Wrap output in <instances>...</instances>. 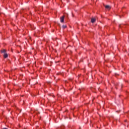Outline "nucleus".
Masks as SVG:
<instances>
[{
  "mask_svg": "<svg viewBox=\"0 0 129 129\" xmlns=\"http://www.w3.org/2000/svg\"><path fill=\"white\" fill-rule=\"evenodd\" d=\"M105 9H111L110 6H108V5H106L105 6Z\"/></svg>",
  "mask_w": 129,
  "mask_h": 129,
  "instance_id": "4",
  "label": "nucleus"
},
{
  "mask_svg": "<svg viewBox=\"0 0 129 129\" xmlns=\"http://www.w3.org/2000/svg\"><path fill=\"white\" fill-rule=\"evenodd\" d=\"M119 28H121V25H119Z\"/></svg>",
  "mask_w": 129,
  "mask_h": 129,
  "instance_id": "6",
  "label": "nucleus"
},
{
  "mask_svg": "<svg viewBox=\"0 0 129 129\" xmlns=\"http://www.w3.org/2000/svg\"><path fill=\"white\" fill-rule=\"evenodd\" d=\"M64 19H65L64 16H62L60 18V23H64Z\"/></svg>",
  "mask_w": 129,
  "mask_h": 129,
  "instance_id": "2",
  "label": "nucleus"
},
{
  "mask_svg": "<svg viewBox=\"0 0 129 129\" xmlns=\"http://www.w3.org/2000/svg\"><path fill=\"white\" fill-rule=\"evenodd\" d=\"M96 21V19L95 18H92L91 19V23H92L93 24L94 23H95Z\"/></svg>",
  "mask_w": 129,
  "mask_h": 129,
  "instance_id": "3",
  "label": "nucleus"
},
{
  "mask_svg": "<svg viewBox=\"0 0 129 129\" xmlns=\"http://www.w3.org/2000/svg\"><path fill=\"white\" fill-rule=\"evenodd\" d=\"M1 54H3V56L5 58H8V57L9 56V55L8 54V53H7L6 49H3L1 50Z\"/></svg>",
  "mask_w": 129,
  "mask_h": 129,
  "instance_id": "1",
  "label": "nucleus"
},
{
  "mask_svg": "<svg viewBox=\"0 0 129 129\" xmlns=\"http://www.w3.org/2000/svg\"><path fill=\"white\" fill-rule=\"evenodd\" d=\"M62 29H66V28H67V26L62 25Z\"/></svg>",
  "mask_w": 129,
  "mask_h": 129,
  "instance_id": "5",
  "label": "nucleus"
}]
</instances>
